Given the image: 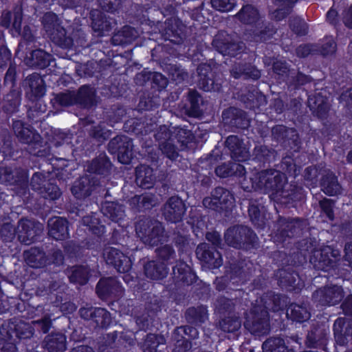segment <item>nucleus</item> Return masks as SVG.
<instances>
[{
  "label": "nucleus",
  "instance_id": "1",
  "mask_svg": "<svg viewBox=\"0 0 352 352\" xmlns=\"http://www.w3.org/2000/svg\"><path fill=\"white\" fill-rule=\"evenodd\" d=\"M34 333L28 322L15 318L3 321L0 318V352H17L16 344L30 339Z\"/></svg>",
  "mask_w": 352,
  "mask_h": 352
},
{
  "label": "nucleus",
  "instance_id": "2",
  "mask_svg": "<svg viewBox=\"0 0 352 352\" xmlns=\"http://www.w3.org/2000/svg\"><path fill=\"white\" fill-rule=\"evenodd\" d=\"M12 131L20 142L28 144L32 155L49 159L50 148L43 144V138L31 124L12 119Z\"/></svg>",
  "mask_w": 352,
  "mask_h": 352
},
{
  "label": "nucleus",
  "instance_id": "3",
  "mask_svg": "<svg viewBox=\"0 0 352 352\" xmlns=\"http://www.w3.org/2000/svg\"><path fill=\"white\" fill-rule=\"evenodd\" d=\"M287 178L274 168L256 171L251 177L252 186L264 194L279 196L286 184Z\"/></svg>",
  "mask_w": 352,
  "mask_h": 352
},
{
  "label": "nucleus",
  "instance_id": "4",
  "mask_svg": "<svg viewBox=\"0 0 352 352\" xmlns=\"http://www.w3.org/2000/svg\"><path fill=\"white\" fill-rule=\"evenodd\" d=\"M226 244L236 249L250 251L258 247V238L254 231L243 225L228 228L224 233Z\"/></svg>",
  "mask_w": 352,
  "mask_h": 352
},
{
  "label": "nucleus",
  "instance_id": "5",
  "mask_svg": "<svg viewBox=\"0 0 352 352\" xmlns=\"http://www.w3.org/2000/svg\"><path fill=\"white\" fill-rule=\"evenodd\" d=\"M136 234L144 243L157 246L164 241L165 229L163 224L150 217L140 218L135 223Z\"/></svg>",
  "mask_w": 352,
  "mask_h": 352
},
{
  "label": "nucleus",
  "instance_id": "6",
  "mask_svg": "<svg viewBox=\"0 0 352 352\" xmlns=\"http://www.w3.org/2000/svg\"><path fill=\"white\" fill-rule=\"evenodd\" d=\"M302 222L299 218L288 219L279 216L271 234L273 241L283 247L287 239L300 236L302 233Z\"/></svg>",
  "mask_w": 352,
  "mask_h": 352
},
{
  "label": "nucleus",
  "instance_id": "7",
  "mask_svg": "<svg viewBox=\"0 0 352 352\" xmlns=\"http://www.w3.org/2000/svg\"><path fill=\"white\" fill-rule=\"evenodd\" d=\"M198 278L192 267L184 261H177L173 267L171 280L166 285L167 290L171 293H178L186 286H190Z\"/></svg>",
  "mask_w": 352,
  "mask_h": 352
},
{
  "label": "nucleus",
  "instance_id": "8",
  "mask_svg": "<svg viewBox=\"0 0 352 352\" xmlns=\"http://www.w3.org/2000/svg\"><path fill=\"white\" fill-rule=\"evenodd\" d=\"M244 326L255 336L267 335L270 331V314L255 303L250 309V316L245 319Z\"/></svg>",
  "mask_w": 352,
  "mask_h": 352
},
{
  "label": "nucleus",
  "instance_id": "9",
  "mask_svg": "<svg viewBox=\"0 0 352 352\" xmlns=\"http://www.w3.org/2000/svg\"><path fill=\"white\" fill-rule=\"evenodd\" d=\"M66 285L57 272L48 273L45 278H43L38 292L41 296H46L52 302H59L63 300V294Z\"/></svg>",
  "mask_w": 352,
  "mask_h": 352
},
{
  "label": "nucleus",
  "instance_id": "10",
  "mask_svg": "<svg viewBox=\"0 0 352 352\" xmlns=\"http://www.w3.org/2000/svg\"><path fill=\"white\" fill-rule=\"evenodd\" d=\"M133 140L124 135H118L111 139L107 149L112 154L117 155L118 161L122 164H129L133 158Z\"/></svg>",
  "mask_w": 352,
  "mask_h": 352
},
{
  "label": "nucleus",
  "instance_id": "11",
  "mask_svg": "<svg viewBox=\"0 0 352 352\" xmlns=\"http://www.w3.org/2000/svg\"><path fill=\"white\" fill-rule=\"evenodd\" d=\"M213 47L223 56L240 58L246 50L242 41H234L228 34H218L212 42Z\"/></svg>",
  "mask_w": 352,
  "mask_h": 352
},
{
  "label": "nucleus",
  "instance_id": "12",
  "mask_svg": "<svg viewBox=\"0 0 352 352\" xmlns=\"http://www.w3.org/2000/svg\"><path fill=\"white\" fill-rule=\"evenodd\" d=\"M273 139L285 149L292 151H300L302 142L296 130L287 128L284 125H276L272 129Z\"/></svg>",
  "mask_w": 352,
  "mask_h": 352
},
{
  "label": "nucleus",
  "instance_id": "13",
  "mask_svg": "<svg viewBox=\"0 0 352 352\" xmlns=\"http://www.w3.org/2000/svg\"><path fill=\"white\" fill-rule=\"evenodd\" d=\"M124 289L121 283L114 277H102L96 286L98 297L104 301H115L124 294Z\"/></svg>",
  "mask_w": 352,
  "mask_h": 352
},
{
  "label": "nucleus",
  "instance_id": "14",
  "mask_svg": "<svg viewBox=\"0 0 352 352\" xmlns=\"http://www.w3.org/2000/svg\"><path fill=\"white\" fill-rule=\"evenodd\" d=\"M344 298L343 289L340 286H324L316 289L312 298L317 307H330L338 305Z\"/></svg>",
  "mask_w": 352,
  "mask_h": 352
},
{
  "label": "nucleus",
  "instance_id": "15",
  "mask_svg": "<svg viewBox=\"0 0 352 352\" xmlns=\"http://www.w3.org/2000/svg\"><path fill=\"white\" fill-rule=\"evenodd\" d=\"M0 184L25 189L28 185V174L22 168L6 166L0 164Z\"/></svg>",
  "mask_w": 352,
  "mask_h": 352
},
{
  "label": "nucleus",
  "instance_id": "16",
  "mask_svg": "<svg viewBox=\"0 0 352 352\" xmlns=\"http://www.w3.org/2000/svg\"><path fill=\"white\" fill-rule=\"evenodd\" d=\"M103 257L107 265L113 267L119 273L129 272L132 268L131 258L117 248H106Z\"/></svg>",
  "mask_w": 352,
  "mask_h": 352
},
{
  "label": "nucleus",
  "instance_id": "17",
  "mask_svg": "<svg viewBox=\"0 0 352 352\" xmlns=\"http://www.w3.org/2000/svg\"><path fill=\"white\" fill-rule=\"evenodd\" d=\"M195 253L197 258L209 269H218L223 263L221 253L216 247H212L209 243L199 244Z\"/></svg>",
  "mask_w": 352,
  "mask_h": 352
},
{
  "label": "nucleus",
  "instance_id": "18",
  "mask_svg": "<svg viewBox=\"0 0 352 352\" xmlns=\"http://www.w3.org/2000/svg\"><path fill=\"white\" fill-rule=\"evenodd\" d=\"M80 316L85 320H91L95 323L96 328L107 329L112 323L111 314L102 307H80Z\"/></svg>",
  "mask_w": 352,
  "mask_h": 352
},
{
  "label": "nucleus",
  "instance_id": "19",
  "mask_svg": "<svg viewBox=\"0 0 352 352\" xmlns=\"http://www.w3.org/2000/svg\"><path fill=\"white\" fill-rule=\"evenodd\" d=\"M197 84L204 91L219 92L222 89L221 83L217 79L210 65L201 63L197 68Z\"/></svg>",
  "mask_w": 352,
  "mask_h": 352
},
{
  "label": "nucleus",
  "instance_id": "20",
  "mask_svg": "<svg viewBox=\"0 0 352 352\" xmlns=\"http://www.w3.org/2000/svg\"><path fill=\"white\" fill-rule=\"evenodd\" d=\"M186 211L184 201L179 196H172L164 205L162 214L167 222L177 223L183 220Z\"/></svg>",
  "mask_w": 352,
  "mask_h": 352
},
{
  "label": "nucleus",
  "instance_id": "21",
  "mask_svg": "<svg viewBox=\"0 0 352 352\" xmlns=\"http://www.w3.org/2000/svg\"><path fill=\"white\" fill-rule=\"evenodd\" d=\"M222 120L224 124L233 131L248 129L250 122L245 111L234 107H230L223 111Z\"/></svg>",
  "mask_w": 352,
  "mask_h": 352
},
{
  "label": "nucleus",
  "instance_id": "22",
  "mask_svg": "<svg viewBox=\"0 0 352 352\" xmlns=\"http://www.w3.org/2000/svg\"><path fill=\"white\" fill-rule=\"evenodd\" d=\"M278 157V152L272 147L260 144L256 145L252 151V161L257 164L258 170L271 168Z\"/></svg>",
  "mask_w": 352,
  "mask_h": 352
},
{
  "label": "nucleus",
  "instance_id": "23",
  "mask_svg": "<svg viewBox=\"0 0 352 352\" xmlns=\"http://www.w3.org/2000/svg\"><path fill=\"white\" fill-rule=\"evenodd\" d=\"M234 197L226 188L217 186L211 192L209 204L213 210L219 212H228L232 210L234 203Z\"/></svg>",
  "mask_w": 352,
  "mask_h": 352
},
{
  "label": "nucleus",
  "instance_id": "24",
  "mask_svg": "<svg viewBox=\"0 0 352 352\" xmlns=\"http://www.w3.org/2000/svg\"><path fill=\"white\" fill-rule=\"evenodd\" d=\"M91 27L98 36L109 34L113 28L114 20L101 10L92 9L90 11Z\"/></svg>",
  "mask_w": 352,
  "mask_h": 352
},
{
  "label": "nucleus",
  "instance_id": "25",
  "mask_svg": "<svg viewBox=\"0 0 352 352\" xmlns=\"http://www.w3.org/2000/svg\"><path fill=\"white\" fill-rule=\"evenodd\" d=\"M76 106L90 109L97 104V92L94 87L89 84L82 85L74 91Z\"/></svg>",
  "mask_w": 352,
  "mask_h": 352
},
{
  "label": "nucleus",
  "instance_id": "26",
  "mask_svg": "<svg viewBox=\"0 0 352 352\" xmlns=\"http://www.w3.org/2000/svg\"><path fill=\"white\" fill-rule=\"evenodd\" d=\"M183 334L189 336L191 338H195L198 332L195 327L188 325L177 327L173 331V337L176 341L172 352H187L191 349V341L185 338Z\"/></svg>",
  "mask_w": 352,
  "mask_h": 352
},
{
  "label": "nucleus",
  "instance_id": "27",
  "mask_svg": "<svg viewBox=\"0 0 352 352\" xmlns=\"http://www.w3.org/2000/svg\"><path fill=\"white\" fill-rule=\"evenodd\" d=\"M17 237L19 241L25 245H30L39 239L41 230L36 223L27 219L19 221Z\"/></svg>",
  "mask_w": 352,
  "mask_h": 352
},
{
  "label": "nucleus",
  "instance_id": "28",
  "mask_svg": "<svg viewBox=\"0 0 352 352\" xmlns=\"http://www.w3.org/2000/svg\"><path fill=\"white\" fill-rule=\"evenodd\" d=\"M239 98L244 107L250 110H262L267 104L265 96L254 87L242 91Z\"/></svg>",
  "mask_w": 352,
  "mask_h": 352
},
{
  "label": "nucleus",
  "instance_id": "29",
  "mask_svg": "<svg viewBox=\"0 0 352 352\" xmlns=\"http://www.w3.org/2000/svg\"><path fill=\"white\" fill-rule=\"evenodd\" d=\"M225 148L229 151L231 159L235 162H245L250 156L249 151L237 135H229L225 141Z\"/></svg>",
  "mask_w": 352,
  "mask_h": 352
},
{
  "label": "nucleus",
  "instance_id": "30",
  "mask_svg": "<svg viewBox=\"0 0 352 352\" xmlns=\"http://www.w3.org/2000/svg\"><path fill=\"white\" fill-rule=\"evenodd\" d=\"M48 234L56 241H65L69 238V221L66 218L54 217L47 222Z\"/></svg>",
  "mask_w": 352,
  "mask_h": 352
},
{
  "label": "nucleus",
  "instance_id": "31",
  "mask_svg": "<svg viewBox=\"0 0 352 352\" xmlns=\"http://www.w3.org/2000/svg\"><path fill=\"white\" fill-rule=\"evenodd\" d=\"M333 331L338 344L340 346L347 344L349 338L352 337V320L338 318L333 323Z\"/></svg>",
  "mask_w": 352,
  "mask_h": 352
},
{
  "label": "nucleus",
  "instance_id": "32",
  "mask_svg": "<svg viewBox=\"0 0 352 352\" xmlns=\"http://www.w3.org/2000/svg\"><path fill=\"white\" fill-rule=\"evenodd\" d=\"M97 181L89 176L85 175L76 179L71 188V192L78 199L89 197L95 188Z\"/></svg>",
  "mask_w": 352,
  "mask_h": 352
},
{
  "label": "nucleus",
  "instance_id": "33",
  "mask_svg": "<svg viewBox=\"0 0 352 352\" xmlns=\"http://www.w3.org/2000/svg\"><path fill=\"white\" fill-rule=\"evenodd\" d=\"M162 34L166 41H169L174 44L181 43L183 41L181 20L175 18L167 19Z\"/></svg>",
  "mask_w": 352,
  "mask_h": 352
},
{
  "label": "nucleus",
  "instance_id": "34",
  "mask_svg": "<svg viewBox=\"0 0 352 352\" xmlns=\"http://www.w3.org/2000/svg\"><path fill=\"white\" fill-rule=\"evenodd\" d=\"M156 180L154 170L148 165L139 164L135 169V182L142 189H151Z\"/></svg>",
  "mask_w": 352,
  "mask_h": 352
},
{
  "label": "nucleus",
  "instance_id": "35",
  "mask_svg": "<svg viewBox=\"0 0 352 352\" xmlns=\"http://www.w3.org/2000/svg\"><path fill=\"white\" fill-rule=\"evenodd\" d=\"M22 21L23 9L21 6H15L12 11L5 10L2 12L0 17V25L5 28L12 26L16 33L20 34Z\"/></svg>",
  "mask_w": 352,
  "mask_h": 352
},
{
  "label": "nucleus",
  "instance_id": "36",
  "mask_svg": "<svg viewBox=\"0 0 352 352\" xmlns=\"http://www.w3.org/2000/svg\"><path fill=\"white\" fill-rule=\"evenodd\" d=\"M23 258L26 264L32 268H43L49 263L48 256L43 249L32 247L23 252Z\"/></svg>",
  "mask_w": 352,
  "mask_h": 352
},
{
  "label": "nucleus",
  "instance_id": "37",
  "mask_svg": "<svg viewBox=\"0 0 352 352\" xmlns=\"http://www.w3.org/2000/svg\"><path fill=\"white\" fill-rule=\"evenodd\" d=\"M261 309L266 310L269 314L278 312L285 308L283 296L280 294L272 292L263 294L260 298V303H257Z\"/></svg>",
  "mask_w": 352,
  "mask_h": 352
},
{
  "label": "nucleus",
  "instance_id": "38",
  "mask_svg": "<svg viewBox=\"0 0 352 352\" xmlns=\"http://www.w3.org/2000/svg\"><path fill=\"white\" fill-rule=\"evenodd\" d=\"M113 164L105 152H101L94 158L88 166V171L91 173L106 177L111 174Z\"/></svg>",
  "mask_w": 352,
  "mask_h": 352
},
{
  "label": "nucleus",
  "instance_id": "39",
  "mask_svg": "<svg viewBox=\"0 0 352 352\" xmlns=\"http://www.w3.org/2000/svg\"><path fill=\"white\" fill-rule=\"evenodd\" d=\"M305 344L309 348L324 349L327 344L326 330L319 324H313L307 333Z\"/></svg>",
  "mask_w": 352,
  "mask_h": 352
},
{
  "label": "nucleus",
  "instance_id": "40",
  "mask_svg": "<svg viewBox=\"0 0 352 352\" xmlns=\"http://www.w3.org/2000/svg\"><path fill=\"white\" fill-rule=\"evenodd\" d=\"M21 104V91L16 89L10 91L3 96L1 108L7 117H12L17 113Z\"/></svg>",
  "mask_w": 352,
  "mask_h": 352
},
{
  "label": "nucleus",
  "instance_id": "41",
  "mask_svg": "<svg viewBox=\"0 0 352 352\" xmlns=\"http://www.w3.org/2000/svg\"><path fill=\"white\" fill-rule=\"evenodd\" d=\"M28 53L30 57L28 58L27 64L36 69H44L54 60L52 54L41 49H31Z\"/></svg>",
  "mask_w": 352,
  "mask_h": 352
},
{
  "label": "nucleus",
  "instance_id": "42",
  "mask_svg": "<svg viewBox=\"0 0 352 352\" xmlns=\"http://www.w3.org/2000/svg\"><path fill=\"white\" fill-rule=\"evenodd\" d=\"M168 271L166 264L159 261H149L144 265L145 276L153 280H163L168 275Z\"/></svg>",
  "mask_w": 352,
  "mask_h": 352
},
{
  "label": "nucleus",
  "instance_id": "43",
  "mask_svg": "<svg viewBox=\"0 0 352 352\" xmlns=\"http://www.w3.org/2000/svg\"><path fill=\"white\" fill-rule=\"evenodd\" d=\"M232 76L236 79L243 77L245 79L257 80L261 78V72L254 65L239 63L232 69Z\"/></svg>",
  "mask_w": 352,
  "mask_h": 352
},
{
  "label": "nucleus",
  "instance_id": "44",
  "mask_svg": "<svg viewBox=\"0 0 352 352\" xmlns=\"http://www.w3.org/2000/svg\"><path fill=\"white\" fill-rule=\"evenodd\" d=\"M265 208L257 200H251L248 206V215L252 223L257 228H263L265 225Z\"/></svg>",
  "mask_w": 352,
  "mask_h": 352
},
{
  "label": "nucleus",
  "instance_id": "45",
  "mask_svg": "<svg viewBox=\"0 0 352 352\" xmlns=\"http://www.w3.org/2000/svg\"><path fill=\"white\" fill-rule=\"evenodd\" d=\"M184 315L187 322L196 327L201 326L208 318L207 307L204 305L190 307Z\"/></svg>",
  "mask_w": 352,
  "mask_h": 352
},
{
  "label": "nucleus",
  "instance_id": "46",
  "mask_svg": "<svg viewBox=\"0 0 352 352\" xmlns=\"http://www.w3.org/2000/svg\"><path fill=\"white\" fill-rule=\"evenodd\" d=\"M69 282L80 285H86L91 277V270L88 265H76L68 270Z\"/></svg>",
  "mask_w": 352,
  "mask_h": 352
},
{
  "label": "nucleus",
  "instance_id": "47",
  "mask_svg": "<svg viewBox=\"0 0 352 352\" xmlns=\"http://www.w3.org/2000/svg\"><path fill=\"white\" fill-rule=\"evenodd\" d=\"M66 344V336L62 333H51L44 340L45 348L49 352H64Z\"/></svg>",
  "mask_w": 352,
  "mask_h": 352
},
{
  "label": "nucleus",
  "instance_id": "48",
  "mask_svg": "<svg viewBox=\"0 0 352 352\" xmlns=\"http://www.w3.org/2000/svg\"><path fill=\"white\" fill-rule=\"evenodd\" d=\"M135 30L130 25H124L120 30L114 32L111 37L113 45L126 46L135 39Z\"/></svg>",
  "mask_w": 352,
  "mask_h": 352
},
{
  "label": "nucleus",
  "instance_id": "49",
  "mask_svg": "<svg viewBox=\"0 0 352 352\" xmlns=\"http://www.w3.org/2000/svg\"><path fill=\"white\" fill-rule=\"evenodd\" d=\"M236 16L241 23L248 25H255L260 19L258 9L251 4L243 6Z\"/></svg>",
  "mask_w": 352,
  "mask_h": 352
},
{
  "label": "nucleus",
  "instance_id": "50",
  "mask_svg": "<svg viewBox=\"0 0 352 352\" xmlns=\"http://www.w3.org/2000/svg\"><path fill=\"white\" fill-rule=\"evenodd\" d=\"M201 99L200 94L195 89H190L185 104L186 113L192 118H198L202 114L199 102Z\"/></svg>",
  "mask_w": 352,
  "mask_h": 352
},
{
  "label": "nucleus",
  "instance_id": "51",
  "mask_svg": "<svg viewBox=\"0 0 352 352\" xmlns=\"http://www.w3.org/2000/svg\"><path fill=\"white\" fill-rule=\"evenodd\" d=\"M223 160V154L220 148L215 146L210 153L201 156L198 160V166L201 170L214 168L219 161Z\"/></svg>",
  "mask_w": 352,
  "mask_h": 352
},
{
  "label": "nucleus",
  "instance_id": "52",
  "mask_svg": "<svg viewBox=\"0 0 352 352\" xmlns=\"http://www.w3.org/2000/svg\"><path fill=\"white\" fill-rule=\"evenodd\" d=\"M48 36L54 44L63 49L71 48L74 43L72 38L67 34V30L61 24Z\"/></svg>",
  "mask_w": 352,
  "mask_h": 352
},
{
  "label": "nucleus",
  "instance_id": "53",
  "mask_svg": "<svg viewBox=\"0 0 352 352\" xmlns=\"http://www.w3.org/2000/svg\"><path fill=\"white\" fill-rule=\"evenodd\" d=\"M273 76L278 84L286 83L294 69L285 60H276L272 64Z\"/></svg>",
  "mask_w": 352,
  "mask_h": 352
},
{
  "label": "nucleus",
  "instance_id": "54",
  "mask_svg": "<svg viewBox=\"0 0 352 352\" xmlns=\"http://www.w3.org/2000/svg\"><path fill=\"white\" fill-rule=\"evenodd\" d=\"M263 352H295L285 343L283 338L273 336L267 338L262 344Z\"/></svg>",
  "mask_w": 352,
  "mask_h": 352
},
{
  "label": "nucleus",
  "instance_id": "55",
  "mask_svg": "<svg viewBox=\"0 0 352 352\" xmlns=\"http://www.w3.org/2000/svg\"><path fill=\"white\" fill-rule=\"evenodd\" d=\"M299 279V274L295 270L288 268L279 271V285L287 290L293 291L296 288V282Z\"/></svg>",
  "mask_w": 352,
  "mask_h": 352
},
{
  "label": "nucleus",
  "instance_id": "56",
  "mask_svg": "<svg viewBox=\"0 0 352 352\" xmlns=\"http://www.w3.org/2000/svg\"><path fill=\"white\" fill-rule=\"evenodd\" d=\"M25 83L28 85L32 95L40 98L43 97L46 91L44 80L36 73L30 74L25 79Z\"/></svg>",
  "mask_w": 352,
  "mask_h": 352
},
{
  "label": "nucleus",
  "instance_id": "57",
  "mask_svg": "<svg viewBox=\"0 0 352 352\" xmlns=\"http://www.w3.org/2000/svg\"><path fill=\"white\" fill-rule=\"evenodd\" d=\"M81 223L86 227L85 230L95 236L101 238L104 233L105 226L102 224L99 218L94 215H87L82 217Z\"/></svg>",
  "mask_w": 352,
  "mask_h": 352
},
{
  "label": "nucleus",
  "instance_id": "58",
  "mask_svg": "<svg viewBox=\"0 0 352 352\" xmlns=\"http://www.w3.org/2000/svg\"><path fill=\"white\" fill-rule=\"evenodd\" d=\"M320 187L327 195L334 196L338 194L340 186L336 175L330 173L322 175L320 179Z\"/></svg>",
  "mask_w": 352,
  "mask_h": 352
},
{
  "label": "nucleus",
  "instance_id": "59",
  "mask_svg": "<svg viewBox=\"0 0 352 352\" xmlns=\"http://www.w3.org/2000/svg\"><path fill=\"white\" fill-rule=\"evenodd\" d=\"M232 299L228 298L224 296H219L216 300V311L219 317H223L230 315H236L235 306L234 302L235 299L234 296H231Z\"/></svg>",
  "mask_w": 352,
  "mask_h": 352
},
{
  "label": "nucleus",
  "instance_id": "60",
  "mask_svg": "<svg viewBox=\"0 0 352 352\" xmlns=\"http://www.w3.org/2000/svg\"><path fill=\"white\" fill-rule=\"evenodd\" d=\"M309 107L310 110L316 113L318 117L322 118L327 115L329 112L328 104L320 94L315 96H309L308 98Z\"/></svg>",
  "mask_w": 352,
  "mask_h": 352
},
{
  "label": "nucleus",
  "instance_id": "61",
  "mask_svg": "<svg viewBox=\"0 0 352 352\" xmlns=\"http://www.w3.org/2000/svg\"><path fill=\"white\" fill-rule=\"evenodd\" d=\"M248 274L241 263H233L230 266V282L234 287L239 288L248 280Z\"/></svg>",
  "mask_w": 352,
  "mask_h": 352
},
{
  "label": "nucleus",
  "instance_id": "62",
  "mask_svg": "<svg viewBox=\"0 0 352 352\" xmlns=\"http://www.w3.org/2000/svg\"><path fill=\"white\" fill-rule=\"evenodd\" d=\"M41 188L42 189L37 192L45 199L55 201L59 199L62 194L56 179L54 178L47 179V182Z\"/></svg>",
  "mask_w": 352,
  "mask_h": 352
},
{
  "label": "nucleus",
  "instance_id": "63",
  "mask_svg": "<svg viewBox=\"0 0 352 352\" xmlns=\"http://www.w3.org/2000/svg\"><path fill=\"white\" fill-rule=\"evenodd\" d=\"M286 316L293 322L302 323L309 318L310 314L303 306L292 303L287 309Z\"/></svg>",
  "mask_w": 352,
  "mask_h": 352
},
{
  "label": "nucleus",
  "instance_id": "64",
  "mask_svg": "<svg viewBox=\"0 0 352 352\" xmlns=\"http://www.w3.org/2000/svg\"><path fill=\"white\" fill-rule=\"evenodd\" d=\"M102 210L104 216L115 222L122 220L124 216L122 205L114 201H106L102 205Z\"/></svg>",
  "mask_w": 352,
  "mask_h": 352
}]
</instances>
